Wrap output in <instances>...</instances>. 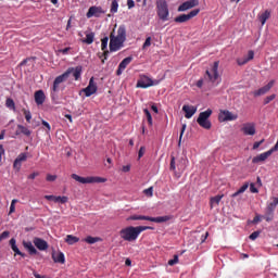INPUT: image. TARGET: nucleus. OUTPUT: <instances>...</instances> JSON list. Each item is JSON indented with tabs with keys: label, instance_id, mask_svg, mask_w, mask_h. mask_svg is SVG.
Here are the masks:
<instances>
[{
	"label": "nucleus",
	"instance_id": "f257e3e1",
	"mask_svg": "<svg viewBox=\"0 0 278 278\" xmlns=\"http://www.w3.org/2000/svg\"><path fill=\"white\" fill-rule=\"evenodd\" d=\"M127 40V27L125 25H119L117 31L115 34V29H113L110 34V51H121L125 47V42Z\"/></svg>",
	"mask_w": 278,
	"mask_h": 278
},
{
	"label": "nucleus",
	"instance_id": "f03ea898",
	"mask_svg": "<svg viewBox=\"0 0 278 278\" xmlns=\"http://www.w3.org/2000/svg\"><path fill=\"white\" fill-rule=\"evenodd\" d=\"M81 71H83V67L79 65L76 67H68L66 72L58 76L54 79L53 86H52V92H51L52 99L55 92H60V84H64V81H66V79H68L71 75H73V77L75 78V81H79V79L81 78Z\"/></svg>",
	"mask_w": 278,
	"mask_h": 278
},
{
	"label": "nucleus",
	"instance_id": "7ed1b4c3",
	"mask_svg": "<svg viewBox=\"0 0 278 278\" xmlns=\"http://www.w3.org/2000/svg\"><path fill=\"white\" fill-rule=\"evenodd\" d=\"M153 229L151 226H128L119 230V238L125 242H136L142 231Z\"/></svg>",
	"mask_w": 278,
	"mask_h": 278
},
{
	"label": "nucleus",
	"instance_id": "20e7f679",
	"mask_svg": "<svg viewBox=\"0 0 278 278\" xmlns=\"http://www.w3.org/2000/svg\"><path fill=\"white\" fill-rule=\"evenodd\" d=\"M219 62L215 61L211 70H206L204 74V81L212 84V86H218L220 84V74H218Z\"/></svg>",
	"mask_w": 278,
	"mask_h": 278
},
{
	"label": "nucleus",
	"instance_id": "39448f33",
	"mask_svg": "<svg viewBox=\"0 0 278 278\" xmlns=\"http://www.w3.org/2000/svg\"><path fill=\"white\" fill-rule=\"evenodd\" d=\"M156 14L161 21L163 22L168 21V16H170V12L168 11V2H166V0L156 1Z\"/></svg>",
	"mask_w": 278,
	"mask_h": 278
},
{
	"label": "nucleus",
	"instance_id": "423d86ee",
	"mask_svg": "<svg viewBox=\"0 0 278 278\" xmlns=\"http://www.w3.org/2000/svg\"><path fill=\"white\" fill-rule=\"evenodd\" d=\"M71 177L75 181H78V184H105L108 181V179L99 176L81 177L77 174H72Z\"/></svg>",
	"mask_w": 278,
	"mask_h": 278
},
{
	"label": "nucleus",
	"instance_id": "0eeeda50",
	"mask_svg": "<svg viewBox=\"0 0 278 278\" xmlns=\"http://www.w3.org/2000/svg\"><path fill=\"white\" fill-rule=\"evenodd\" d=\"M210 116H212V109H207L201 112L198 116L197 123L203 129H212V122H210Z\"/></svg>",
	"mask_w": 278,
	"mask_h": 278
},
{
	"label": "nucleus",
	"instance_id": "6e6552de",
	"mask_svg": "<svg viewBox=\"0 0 278 278\" xmlns=\"http://www.w3.org/2000/svg\"><path fill=\"white\" fill-rule=\"evenodd\" d=\"M127 220H150V223H166L170 220L169 216L150 217L144 215H131Z\"/></svg>",
	"mask_w": 278,
	"mask_h": 278
},
{
	"label": "nucleus",
	"instance_id": "1a4fd4ad",
	"mask_svg": "<svg viewBox=\"0 0 278 278\" xmlns=\"http://www.w3.org/2000/svg\"><path fill=\"white\" fill-rule=\"evenodd\" d=\"M160 84V80H153L149 78L147 75H141L140 79L137 81V88H151V86H157Z\"/></svg>",
	"mask_w": 278,
	"mask_h": 278
},
{
	"label": "nucleus",
	"instance_id": "9d476101",
	"mask_svg": "<svg viewBox=\"0 0 278 278\" xmlns=\"http://www.w3.org/2000/svg\"><path fill=\"white\" fill-rule=\"evenodd\" d=\"M201 12L200 9H194L190 11L188 14H180L174 18V23H188L191 18H194Z\"/></svg>",
	"mask_w": 278,
	"mask_h": 278
},
{
	"label": "nucleus",
	"instance_id": "9b49d317",
	"mask_svg": "<svg viewBox=\"0 0 278 278\" xmlns=\"http://www.w3.org/2000/svg\"><path fill=\"white\" fill-rule=\"evenodd\" d=\"M219 123H227V121H238V114L231 113V111L224 110L218 115Z\"/></svg>",
	"mask_w": 278,
	"mask_h": 278
},
{
	"label": "nucleus",
	"instance_id": "f8f14e48",
	"mask_svg": "<svg viewBox=\"0 0 278 278\" xmlns=\"http://www.w3.org/2000/svg\"><path fill=\"white\" fill-rule=\"evenodd\" d=\"M98 90L97 83H94V77H91L89 80V85L83 89V92H85L86 97H92Z\"/></svg>",
	"mask_w": 278,
	"mask_h": 278
},
{
	"label": "nucleus",
	"instance_id": "ddd939ff",
	"mask_svg": "<svg viewBox=\"0 0 278 278\" xmlns=\"http://www.w3.org/2000/svg\"><path fill=\"white\" fill-rule=\"evenodd\" d=\"M199 5V0H188L178 7V12H188V10H192V8H197Z\"/></svg>",
	"mask_w": 278,
	"mask_h": 278
},
{
	"label": "nucleus",
	"instance_id": "4468645a",
	"mask_svg": "<svg viewBox=\"0 0 278 278\" xmlns=\"http://www.w3.org/2000/svg\"><path fill=\"white\" fill-rule=\"evenodd\" d=\"M271 153H275L273 149L267 152H263L252 159V164H260V162H266L270 157Z\"/></svg>",
	"mask_w": 278,
	"mask_h": 278
},
{
	"label": "nucleus",
	"instance_id": "2eb2a0df",
	"mask_svg": "<svg viewBox=\"0 0 278 278\" xmlns=\"http://www.w3.org/2000/svg\"><path fill=\"white\" fill-rule=\"evenodd\" d=\"M134 61V56H127L118 65L117 71H116V75L121 76L123 75L125 68H127L128 65L131 64V62Z\"/></svg>",
	"mask_w": 278,
	"mask_h": 278
},
{
	"label": "nucleus",
	"instance_id": "dca6fc26",
	"mask_svg": "<svg viewBox=\"0 0 278 278\" xmlns=\"http://www.w3.org/2000/svg\"><path fill=\"white\" fill-rule=\"evenodd\" d=\"M241 131H242V134H244V136H255V134H256L255 123L243 124Z\"/></svg>",
	"mask_w": 278,
	"mask_h": 278
},
{
	"label": "nucleus",
	"instance_id": "f3484780",
	"mask_svg": "<svg viewBox=\"0 0 278 278\" xmlns=\"http://www.w3.org/2000/svg\"><path fill=\"white\" fill-rule=\"evenodd\" d=\"M33 243L39 251H47L49 249V243L45 239L35 237Z\"/></svg>",
	"mask_w": 278,
	"mask_h": 278
},
{
	"label": "nucleus",
	"instance_id": "a211bd4d",
	"mask_svg": "<svg viewBox=\"0 0 278 278\" xmlns=\"http://www.w3.org/2000/svg\"><path fill=\"white\" fill-rule=\"evenodd\" d=\"M274 86H275V80H270L266 86L254 91L253 94L254 97H262L266 94V92H268Z\"/></svg>",
	"mask_w": 278,
	"mask_h": 278
},
{
	"label": "nucleus",
	"instance_id": "6ab92c4d",
	"mask_svg": "<svg viewBox=\"0 0 278 278\" xmlns=\"http://www.w3.org/2000/svg\"><path fill=\"white\" fill-rule=\"evenodd\" d=\"M103 14V9L101 7H91L89 8L86 16L87 18H92V16H96V18H99Z\"/></svg>",
	"mask_w": 278,
	"mask_h": 278
},
{
	"label": "nucleus",
	"instance_id": "aec40b11",
	"mask_svg": "<svg viewBox=\"0 0 278 278\" xmlns=\"http://www.w3.org/2000/svg\"><path fill=\"white\" fill-rule=\"evenodd\" d=\"M101 49L104 51L102 55H104V59H102V64H105V60H108V55H110V51H108V42H110L109 37H104L101 40Z\"/></svg>",
	"mask_w": 278,
	"mask_h": 278
},
{
	"label": "nucleus",
	"instance_id": "412c9836",
	"mask_svg": "<svg viewBox=\"0 0 278 278\" xmlns=\"http://www.w3.org/2000/svg\"><path fill=\"white\" fill-rule=\"evenodd\" d=\"M21 134H23V136H26L27 138H29V136H31V130H29V128H27V126L17 125V130L15 131V136H21Z\"/></svg>",
	"mask_w": 278,
	"mask_h": 278
},
{
	"label": "nucleus",
	"instance_id": "4be33fe9",
	"mask_svg": "<svg viewBox=\"0 0 278 278\" xmlns=\"http://www.w3.org/2000/svg\"><path fill=\"white\" fill-rule=\"evenodd\" d=\"M27 161V154L21 153L13 163V168H16L17 170H21L22 162Z\"/></svg>",
	"mask_w": 278,
	"mask_h": 278
},
{
	"label": "nucleus",
	"instance_id": "5701e85b",
	"mask_svg": "<svg viewBox=\"0 0 278 278\" xmlns=\"http://www.w3.org/2000/svg\"><path fill=\"white\" fill-rule=\"evenodd\" d=\"M255 58V52H253V50H250L248 52V56L244 59H238L237 60V64L239 66H244V64H247L248 62H251V60H253Z\"/></svg>",
	"mask_w": 278,
	"mask_h": 278
},
{
	"label": "nucleus",
	"instance_id": "b1692460",
	"mask_svg": "<svg viewBox=\"0 0 278 278\" xmlns=\"http://www.w3.org/2000/svg\"><path fill=\"white\" fill-rule=\"evenodd\" d=\"M182 112H185V117L190 118L193 114H197V108L185 104L182 106Z\"/></svg>",
	"mask_w": 278,
	"mask_h": 278
},
{
	"label": "nucleus",
	"instance_id": "393cba45",
	"mask_svg": "<svg viewBox=\"0 0 278 278\" xmlns=\"http://www.w3.org/2000/svg\"><path fill=\"white\" fill-rule=\"evenodd\" d=\"M23 247L28 251L29 255H38V250H36L31 241H23Z\"/></svg>",
	"mask_w": 278,
	"mask_h": 278
},
{
	"label": "nucleus",
	"instance_id": "a878e982",
	"mask_svg": "<svg viewBox=\"0 0 278 278\" xmlns=\"http://www.w3.org/2000/svg\"><path fill=\"white\" fill-rule=\"evenodd\" d=\"M10 247H11L12 251L15 252V255H21V257H26V254L21 252L18 247H16V239L12 238L10 240Z\"/></svg>",
	"mask_w": 278,
	"mask_h": 278
},
{
	"label": "nucleus",
	"instance_id": "bb28decb",
	"mask_svg": "<svg viewBox=\"0 0 278 278\" xmlns=\"http://www.w3.org/2000/svg\"><path fill=\"white\" fill-rule=\"evenodd\" d=\"M52 260L55 264H65L66 258L64 257V254L62 252L53 253Z\"/></svg>",
	"mask_w": 278,
	"mask_h": 278
},
{
	"label": "nucleus",
	"instance_id": "cd10ccee",
	"mask_svg": "<svg viewBox=\"0 0 278 278\" xmlns=\"http://www.w3.org/2000/svg\"><path fill=\"white\" fill-rule=\"evenodd\" d=\"M45 91L42 90H38L35 92V102L38 104V105H42V103H45Z\"/></svg>",
	"mask_w": 278,
	"mask_h": 278
},
{
	"label": "nucleus",
	"instance_id": "c85d7f7f",
	"mask_svg": "<svg viewBox=\"0 0 278 278\" xmlns=\"http://www.w3.org/2000/svg\"><path fill=\"white\" fill-rule=\"evenodd\" d=\"M262 218L266 220V223H270L275 219V211H270L269 208H265V214L262 215Z\"/></svg>",
	"mask_w": 278,
	"mask_h": 278
},
{
	"label": "nucleus",
	"instance_id": "c756f323",
	"mask_svg": "<svg viewBox=\"0 0 278 278\" xmlns=\"http://www.w3.org/2000/svg\"><path fill=\"white\" fill-rule=\"evenodd\" d=\"M270 18V11L266 10L263 13L258 14V21H261L262 25H266V21Z\"/></svg>",
	"mask_w": 278,
	"mask_h": 278
},
{
	"label": "nucleus",
	"instance_id": "7c9ffc66",
	"mask_svg": "<svg viewBox=\"0 0 278 278\" xmlns=\"http://www.w3.org/2000/svg\"><path fill=\"white\" fill-rule=\"evenodd\" d=\"M222 200H223V195H215L211 198L210 200L211 210L216 207V205H219Z\"/></svg>",
	"mask_w": 278,
	"mask_h": 278
},
{
	"label": "nucleus",
	"instance_id": "2f4dec72",
	"mask_svg": "<svg viewBox=\"0 0 278 278\" xmlns=\"http://www.w3.org/2000/svg\"><path fill=\"white\" fill-rule=\"evenodd\" d=\"M85 45H92L94 42V33H86V38L81 40Z\"/></svg>",
	"mask_w": 278,
	"mask_h": 278
},
{
	"label": "nucleus",
	"instance_id": "473e14b6",
	"mask_svg": "<svg viewBox=\"0 0 278 278\" xmlns=\"http://www.w3.org/2000/svg\"><path fill=\"white\" fill-rule=\"evenodd\" d=\"M247 190H249V182H245L240 187L239 190L232 193V199H236V197H239V194H243V192H247Z\"/></svg>",
	"mask_w": 278,
	"mask_h": 278
},
{
	"label": "nucleus",
	"instance_id": "72a5a7b5",
	"mask_svg": "<svg viewBox=\"0 0 278 278\" xmlns=\"http://www.w3.org/2000/svg\"><path fill=\"white\" fill-rule=\"evenodd\" d=\"M65 242L70 245L77 244V242H79V238L73 235H67L65 238Z\"/></svg>",
	"mask_w": 278,
	"mask_h": 278
},
{
	"label": "nucleus",
	"instance_id": "f704fd0d",
	"mask_svg": "<svg viewBox=\"0 0 278 278\" xmlns=\"http://www.w3.org/2000/svg\"><path fill=\"white\" fill-rule=\"evenodd\" d=\"M277 205H278V198H274L273 202L267 204L266 208L271 211V212H275V210H277Z\"/></svg>",
	"mask_w": 278,
	"mask_h": 278
},
{
	"label": "nucleus",
	"instance_id": "c9c22d12",
	"mask_svg": "<svg viewBox=\"0 0 278 278\" xmlns=\"http://www.w3.org/2000/svg\"><path fill=\"white\" fill-rule=\"evenodd\" d=\"M101 238L99 237H92V236H88L87 238H85V242H87V244H96V242H100Z\"/></svg>",
	"mask_w": 278,
	"mask_h": 278
},
{
	"label": "nucleus",
	"instance_id": "e433bc0d",
	"mask_svg": "<svg viewBox=\"0 0 278 278\" xmlns=\"http://www.w3.org/2000/svg\"><path fill=\"white\" fill-rule=\"evenodd\" d=\"M54 203H61L64 205V203H68V197L66 195H56V199L54 200Z\"/></svg>",
	"mask_w": 278,
	"mask_h": 278
},
{
	"label": "nucleus",
	"instance_id": "4c0bfd02",
	"mask_svg": "<svg viewBox=\"0 0 278 278\" xmlns=\"http://www.w3.org/2000/svg\"><path fill=\"white\" fill-rule=\"evenodd\" d=\"M22 112L25 116L26 123H31V111L27 109H22Z\"/></svg>",
	"mask_w": 278,
	"mask_h": 278
},
{
	"label": "nucleus",
	"instance_id": "58836bf2",
	"mask_svg": "<svg viewBox=\"0 0 278 278\" xmlns=\"http://www.w3.org/2000/svg\"><path fill=\"white\" fill-rule=\"evenodd\" d=\"M143 113L146 114V118L151 127L153 125V117L151 116V112L149 111V109H144Z\"/></svg>",
	"mask_w": 278,
	"mask_h": 278
},
{
	"label": "nucleus",
	"instance_id": "ea45409f",
	"mask_svg": "<svg viewBox=\"0 0 278 278\" xmlns=\"http://www.w3.org/2000/svg\"><path fill=\"white\" fill-rule=\"evenodd\" d=\"M5 105L7 108H9V110H16V104L14 103V100L11 98L7 99Z\"/></svg>",
	"mask_w": 278,
	"mask_h": 278
},
{
	"label": "nucleus",
	"instance_id": "a19ab883",
	"mask_svg": "<svg viewBox=\"0 0 278 278\" xmlns=\"http://www.w3.org/2000/svg\"><path fill=\"white\" fill-rule=\"evenodd\" d=\"M118 12V1L113 0L111 3V14H116Z\"/></svg>",
	"mask_w": 278,
	"mask_h": 278
},
{
	"label": "nucleus",
	"instance_id": "79ce46f5",
	"mask_svg": "<svg viewBox=\"0 0 278 278\" xmlns=\"http://www.w3.org/2000/svg\"><path fill=\"white\" fill-rule=\"evenodd\" d=\"M17 202H18L17 199H13V200L11 201L9 214H14V212H16V203H17Z\"/></svg>",
	"mask_w": 278,
	"mask_h": 278
},
{
	"label": "nucleus",
	"instance_id": "37998d69",
	"mask_svg": "<svg viewBox=\"0 0 278 278\" xmlns=\"http://www.w3.org/2000/svg\"><path fill=\"white\" fill-rule=\"evenodd\" d=\"M175 264H179V256L174 255V258L168 261V266H175Z\"/></svg>",
	"mask_w": 278,
	"mask_h": 278
},
{
	"label": "nucleus",
	"instance_id": "c03bdc74",
	"mask_svg": "<svg viewBox=\"0 0 278 278\" xmlns=\"http://www.w3.org/2000/svg\"><path fill=\"white\" fill-rule=\"evenodd\" d=\"M275 98L276 96L275 94H271V96H268L264 99V105H268V103H270V101H275Z\"/></svg>",
	"mask_w": 278,
	"mask_h": 278
},
{
	"label": "nucleus",
	"instance_id": "a18cd8bd",
	"mask_svg": "<svg viewBox=\"0 0 278 278\" xmlns=\"http://www.w3.org/2000/svg\"><path fill=\"white\" fill-rule=\"evenodd\" d=\"M169 170H177V167L175 166V156L170 157Z\"/></svg>",
	"mask_w": 278,
	"mask_h": 278
},
{
	"label": "nucleus",
	"instance_id": "49530a36",
	"mask_svg": "<svg viewBox=\"0 0 278 278\" xmlns=\"http://www.w3.org/2000/svg\"><path fill=\"white\" fill-rule=\"evenodd\" d=\"M143 193H144L147 197H153V187H150V188L143 190Z\"/></svg>",
	"mask_w": 278,
	"mask_h": 278
},
{
	"label": "nucleus",
	"instance_id": "de8ad7c7",
	"mask_svg": "<svg viewBox=\"0 0 278 278\" xmlns=\"http://www.w3.org/2000/svg\"><path fill=\"white\" fill-rule=\"evenodd\" d=\"M55 179H58V175L48 174L46 177L47 181H55Z\"/></svg>",
	"mask_w": 278,
	"mask_h": 278
},
{
	"label": "nucleus",
	"instance_id": "09e8293b",
	"mask_svg": "<svg viewBox=\"0 0 278 278\" xmlns=\"http://www.w3.org/2000/svg\"><path fill=\"white\" fill-rule=\"evenodd\" d=\"M250 240H257L260 238V231H254L250 235Z\"/></svg>",
	"mask_w": 278,
	"mask_h": 278
},
{
	"label": "nucleus",
	"instance_id": "8fccbe9b",
	"mask_svg": "<svg viewBox=\"0 0 278 278\" xmlns=\"http://www.w3.org/2000/svg\"><path fill=\"white\" fill-rule=\"evenodd\" d=\"M250 192H252L253 194H257V192H260V190H257L255 188V184H250Z\"/></svg>",
	"mask_w": 278,
	"mask_h": 278
},
{
	"label": "nucleus",
	"instance_id": "3c124183",
	"mask_svg": "<svg viewBox=\"0 0 278 278\" xmlns=\"http://www.w3.org/2000/svg\"><path fill=\"white\" fill-rule=\"evenodd\" d=\"M144 151H147V148H144V146H142V147L139 149V152H138V159H139V160L144 155Z\"/></svg>",
	"mask_w": 278,
	"mask_h": 278
},
{
	"label": "nucleus",
	"instance_id": "603ef678",
	"mask_svg": "<svg viewBox=\"0 0 278 278\" xmlns=\"http://www.w3.org/2000/svg\"><path fill=\"white\" fill-rule=\"evenodd\" d=\"M261 222H262V215H255V217L252 220L253 225H257V223H261Z\"/></svg>",
	"mask_w": 278,
	"mask_h": 278
},
{
	"label": "nucleus",
	"instance_id": "864d4df0",
	"mask_svg": "<svg viewBox=\"0 0 278 278\" xmlns=\"http://www.w3.org/2000/svg\"><path fill=\"white\" fill-rule=\"evenodd\" d=\"M186 131V124L182 125L179 136V144H181V139L184 138V134Z\"/></svg>",
	"mask_w": 278,
	"mask_h": 278
},
{
	"label": "nucleus",
	"instance_id": "5fc2aeb1",
	"mask_svg": "<svg viewBox=\"0 0 278 278\" xmlns=\"http://www.w3.org/2000/svg\"><path fill=\"white\" fill-rule=\"evenodd\" d=\"M41 124L43 125L45 128H47V134H49V131H51V125L48 124L47 121H42Z\"/></svg>",
	"mask_w": 278,
	"mask_h": 278
},
{
	"label": "nucleus",
	"instance_id": "6e6d98bb",
	"mask_svg": "<svg viewBox=\"0 0 278 278\" xmlns=\"http://www.w3.org/2000/svg\"><path fill=\"white\" fill-rule=\"evenodd\" d=\"M150 45H151V37H147V39L142 46V49H147Z\"/></svg>",
	"mask_w": 278,
	"mask_h": 278
},
{
	"label": "nucleus",
	"instance_id": "4d7b16f0",
	"mask_svg": "<svg viewBox=\"0 0 278 278\" xmlns=\"http://www.w3.org/2000/svg\"><path fill=\"white\" fill-rule=\"evenodd\" d=\"M128 10H131L132 8H136V2L134 0H127Z\"/></svg>",
	"mask_w": 278,
	"mask_h": 278
},
{
	"label": "nucleus",
	"instance_id": "13d9d810",
	"mask_svg": "<svg viewBox=\"0 0 278 278\" xmlns=\"http://www.w3.org/2000/svg\"><path fill=\"white\" fill-rule=\"evenodd\" d=\"M5 238H10V231H3L0 236V240H5Z\"/></svg>",
	"mask_w": 278,
	"mask_h": 278
},
{
	"label": "nucleus",
	"instance_id": "bf43d9fd",
	"mask_svg": "<svg viewBox=\"0 0 278 278\" xmlns=\"http://www.w3.org/2000/svg\"><path fill=\"white\" fill-rule=\"evenodd\" d=\"M263 143H264V139H262L261 141L254 142L253 149H254V150L260 149V146H262Z\"/></svg>",
	"mask_w": 278,
	"mask_h": 278
},
{
	"label": "nucleus",
	"instance_id": "052dcab7",
	"mask_svg": "<svg viewBox=\"0 0 278 278\" xmlns=\"http://www.w3.org/2000/svg\"><path fill=\"white\" fill-rule=\"evenodd\" d=\"M70 51H71V48H65V49L59 50V53H62L63 55H67Z\"/></svg>",
	"mask_w": 278,
	"mask_h": 278
},
{
	"label": "nucleus",
	"instance_id": "680f3d73",
	"mask_svg": "<svg viewBox=\"0 0 278 278\" xmlns=\"http://www.w3.org/2000/svg\"><path fill=\"white\" fill-rule=\"evenodd\" d=\"M45 199L47 201H54L55 202L56 195H45Z\"/></svg>",
	"mask_w": 278,
	"mask_h": 278
},
{
	"label": "nucleus",
	"instance_id": "e2e57ef3",
	"mask_svg": "<svg viewBox=\"0 0 278 278\" xmlns=\"http://www.w3.org/2000/svg\"><path fill=\"white\" fill-rule=\"evenodd\" d=\"M38 175H40V173L34 172L33 174H30V175L28 176V179H36V177H38Z\"/></svg>",
	"mask_w": 278,
	"mask_h": 278
},
{
	"label": "nucleus",
	"instance_id": "0e129e2a",
	"mask_svg": "<svg viewBox=\"0 0 278 278\" xmlns=\"http://www.w3.org/2000/svg\"><path fill=\"white\" fill-rule=\"evenodd\" d=\"M203 78H201V79H199L198 81H197V84H195V86L198 87V88H203Z\"/></svg>",
	"mask_w": 278,
	"mask_h": 278
},
{
	"label": "nucleus",
	"instance_id": "69168bd1",
	"mask_svg": "<svg viewBox=\"0 0 278 278\" xmlns=\"http://www.w3.org/2000/svg\"><path fill=\"white\" fill-rule=\"evenodd\" d=\"M129 170H131V166L126 165V166L123 167L124 173H129Z\"/></svg>",
	"mask_w": 278,
	"mask_h": 278
},
{
	"label": "nucleus",
	"instance_id": "338daca9",
	"mask_svg": "<svg viewBox=\"0 0 278 278\" xmlns=\"http://www.w3.org/2000/svg\"><path fill=\"white\" fill-rule=\"evenodd\" d=\"M151 110L154 111L155 114L159 113L157 106H155V104H153V105L151 106Z\"/></svg>",
	"mask_w": 278,
	"mask_h": 278
},
{
	"label": "nucleus",
	"instance_id": "774afa93",
	"mask_svg": "<svg viewBox=\"0 0 278 278\" xmlns=\"http://www.w3.org/2000/svg\"><path fill=\"white\" fill-rule=\"evenodd\" d=\"M125 265H126V266H131V260L127 258V260L125 261Z\"/></svg>",
	"mask_w": 278,
	"mask_h": 278
}]
</instances>
